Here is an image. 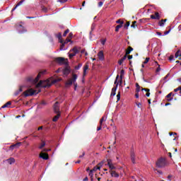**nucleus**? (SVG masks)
<instances>
[{
  "instance_id": "obj_1",
  "label": "nucleus",
  "mask_w": 181,
  "mask_h": 181,
  "mask_svg": "<svg viewBox=\"0 0 181 181\" xmlns=\"http://www.w3.org/2000/svg\"><path fill=\"white\" fill-rule=\"evenodd\" d=\"M62 79L61 78H57V79H54L52 81V83H50V81L49 80H47V81H40L37 85L36 87L39 88V87H42L43 88H49V87H52V84H54L59 81H60Z\"/></svg>"
},
{
  "instance_id": "obj_2",
  "label": "nucleus",
  "mask_w": 181,
  "mask_h": 181,
  "mask_svg": "<svg viewBox=\"0 0 181 181\" xmlns=\"http://www.w3.org/2000/svg\"><path fill=\"white\" fill-rule=\"evenodd\" d=\"M156 165L160 168H165V166L168 165V161H166V158L161 157L157 160Z\"/></svg>"
},
{
  "instance_id": "obj_3",
  "label": "nucleus",
  "mask_w": 181,
  "mask_h": 181,
  "mask_svg": "<svg viewBox=\"0 0 181 181\" xmlns=\"http://www.w3.org/2000/svg\"><path fill=\"white\" fill-rule=\"evenodd\" d=\"M77 77H78L77 74H73L72 78L70 79H68L67 81L65 83V87L68 88V87H70V86H72L73 84H74V83H76V81H77Z\"/></svg>"
},
{
  "instance_id": "obj_4",
  "label": "nucleus",
  "mask_w": 181,
  "mask_h": 181,
  "mask_svg": "<svg viewBox=\"0 0 181 181\" xmlns=\"http://www.w3.org/2000/svg\"><path fill=\"white\" fill-rule=\"evenodd\" d=\"M40 93V90L37 91L36 90H33L32 88H30L23 93L24 97H30L32 95H36L37 94H39Z\"/></svg>"
},
{
  "instance_id": "obj_5",
  "label": "nucleus",
  "mask_w": 181,
  "mask_h": 181,
  "mask_svg": "<svg viewBox=\"0 0 181 181\" xmlns=\"http://www.w3.org/2000/svg\"><path fill=\"white\" fill-rule=\"evenodd\" d=\"M54 62L57 63V64H59L60 66H62V64H68L69 61L67 59H65L64 57H56L54 58Z\"/></svg>"
},
{
  "instance_id": "obj_6",
  "label": "nucleus",
  "mask_w": 181,
  "mask_h": 181,
  "mask_svg": "<svg viewBox=\"0 0 181 181\" xmlns=\"http://www.w3.org/2000/svg\"><path fill=\"white\" fill-rule=\"evenodd\" d=\"M45 73H46V71H40L35 79H33V78H29L28 81H32L33 83H34V84H36V83L39 81V78H40L42 74H45Z\"/></svg>"
},
{
  "instance_id": "obj_7",
  "label": "nucleus",
  "mask_w": 181,
  "mask_h": 181,
  "mask_svg": "<svg viewBox=\"0 0 181 181\" xmlns=\"http://www.w3.org/2000/svg\"><path fill=\"white\" fill-rule=\"evenodd\" d=\"M70 52H73L69 54V59H73V57H74V56L78 53V49H77V47H74L72 49L70 50Z\"/></svg>"
},
{
  "instance_id": "obj_8",
  "label": "nucleus",
  "mask_w": 181,
  "mask_h": 181,
  "mask_svg": "<svg viewBox=\"0 0 181 181\" xmlns=\"http://www.w3.org/2000/svg\"><path fill=\"white\" fill-rule=\"evenodd\" d=\"M107 166L109 167L110 170H115V169H117V167H115L114 163H112V160L107 159Z\"/></svg>"
},
{
  "instance_id": "obj_9",
  "label": "nucleus",
  "mask_w": 181,
  "mask_h": 181,
  "mask_svg": "<svg viewBox=\"0 0 181 181\" xmlns=\"http://www.w3.org/2000/svg\"><path fill=\"white\" fill-rule=\"evenodd\" d=\"M65 68L63 69L62 73L63 74H64V76H69V74H70V66H69V64H67L66 65H65Z\"/></svg>"
},
{
  "instance_id": "obj_10",
  "label": "nucleus",
  "mask_w": 181,
  "mask_h": 181,
  "mask_svg": "<svg viewBox=\"0 0 181 181\" xmlns=\"http://www.w3.org/2000/svg\"><path fill=\"white\" fill-rule=\"evenodd\" d=\"M105 162H107L105 160H103L101 163L98 164V166L94 167L91 170H93V172H95V170H100V169H101V166H103Z\"/></svg>"
},
{
  "instance_id": "obj_11",
  "label": "nucleus",
  "mask_w": 181,
  "mask_h": 181,
  "mask_svg": "<svg viewBox=\"0 0 181 181\" xmlns=\"http://www.w3.org/2000/svg\"><path fill=\"white\" fill-rule=\"evenodd\" d=\"M54 112L56 114H60V107L59 106V102H56L54 104Z\"/></svg>"
},
{
  "instance_id": "obj_12",
  "label": "nucleus",
  "mask_w": 181,
  "mask_h": 181,
  "mask_svg": "<svg viewBox=\"0 0 181 181\" xmlns=\"http://www.w3.org/2000/svg\"><path fill=\"white\" fill-rule=\"evenodd\" d=\"M130 157H131V160H132V163H134V164L136 163L135 152L134 151V149L131 150Z\"/></svg>"
},
{
  "instance_id": "obj_13",
  "label": "nucleus",
  "mask_w": 181,
  "mask_h": 181,
  "mask_svg": "<svg viewBox=\"0 0 181 181\" xmlns=\"http://www.w3.org/2000/svg\"><path fill=\"white\" fill-rule=\"evenodd\" d=\"M39 156L41 159H44V160H47L49 159V154L47 153L41 152Z\"/></svg>"
},
{
  "instance_id": "obj_14",
  "label": "nucleus",
  "mask_w": 181,
  "mask_h": 181,
  "mask_svg": "<svg viewBox=\"0 0 181 181\" xmlns=\"http://www.w3.org/2000/svg\"><path fill=\"white\" fill-rule=\"evenodd\" d=\"M151 19H156V21H159L160 19V14H159L158 12H155L154 15L150 16Z\"/></svg>"
},
{
  "instance_id": "obj_15",
  "label": "nucleus",
  "mask_w": 181,
  "mask_h": 181,
  "mask_svg": "<svg viewBox=\"0 0 181 181\" xmlns=\"http://www.w3.org/2000/svg\"><path fill=\"white\" fill-rule=\"evenodd\" d=\"M16 160L14 158H10L4 161V163H8V165H13L15 163Z\"/></svg>"
},
{
  "instance_id": "obj_16",
  "label": "nucleus",
  "mask_w": 181,
  "mask_h": 181,
  "mask_svg": "<svg viewBox=\"0 0 181 181\" xmlns=\"http://www.w3.org/2000/svg\"><path fill=\"white\" fill-rule=\"evenodd\" d=\"M109 173H110L112 177H119V174L117 173L115 170H110Z\"/></svg>"
},
{
  "instance_id": "obj_17",
  "label": "nucleus",
  "mask_w": 181,
  "mask_h": 181,
  "mask_svg": "<svg viewBox=\"0 0 181 181\" xmlns=\"http://www.w3.org/2000/svg\"><path fill=\"white\" fill-rule=\"evenodd\" d=\"M99 60H104V52L100 51L98 54Z\"/></svg>"
},
{
  "instance_id": "obj_18",
  "label": "nucleus",
  "mask_w": 181,
  "mask_h": 181,
  "mask_svg": "<svg viewBox=\"0 0 181 181\" xmlns=\"http://www.w3.org/2000/svg\"><path fill=\"white\" fill-rule=\"evenodd\" d=\"M117 88H118V83L116 85V86L112 88V92H111L112 96H114L115 95V94H117V93H115L117 91Z\"/></svg>"
},
{
  "instance_id": "obj_19",
  "label": "nucleus",
  "mask_w": 181,
  "mask_h": 181,
  "mask_svg": "<svg viewBox=\"0 0 181 181\" xmlns=\"http://www.w3.org/2000/svg\"><path fill=\"white\" fill-rule=\"evenodd\" d=\"M134 50V48L132 47H128L127 49L126 50V54H124L125 56H128Z\"/></svg>"
},
{
  "instance_id": "obj_20",
  "label": "nucleus",
  "mask_w": 181,
  "mask_h": 181,
  "mask_svg": "<svg viewBox=\"0 0 181 181\" xmlns=\"http://www.w3.org/2000/svg\"><path fill=\"white\" fill-rule=\"evenodd\" d=\"M173 94V93L171 92L166 95L167 101H172V100H173V98L172 97Z\"/></svg>"
},
{
  "instance_id": "obj_21",
  "label": "nucleus",
  "mask_w": 181,
  "mask_h": 181,
  "mask_svg": "<svg viewBox=\"0 0 181 181\" xmlns=\"http://www.w3.org/2000/svg\"><path fill=\"white\" fill-rule=\"evenodd\" d=\"M127 55H124L122 59H120L118 61V64H119V66H121V64H122V63H124V62L127 59Z\"/></svg>"
},
{
  "instance_id": "obj_22",
  "label": "nucleus",
  "mask_w": 181,
  "mask_h": 181,
  "mask_svg": "<svg viewBox=\"0 0 181 181\" xmlns=\"http://www.w3.org/2000/svg\"><path fill=\"white\" fill-rule=\"evenodd\" d=\"M22 91H23V88H22V86H21L20 88H19V89L18 90H17L15 93H14V95H19V94H21V93H22Z\"/></svg>"
},
{
  "instance_id": "obj_23",
  "label": "nucleus",
  "mask_w": 181,
  "mask_h": 181,
  "mask_svg": "<svg viewBox=\"0 0 181 181\" xmlns=\"http://www.w3.org/2000/svg\"><path fill=\"white\" fill-rule=\"evenodd\" d=\"M141 91H146V97H149V95H151V93L149 91H151V90H149L148 88H142Z\"/></svg>"
},
{
  "instance_id": "obj_24",
  "label": "nucleus",
  "mask_w": 181,
  "mask_h": 181,
  "mask_svg": "<svg viewBox=\"0 0 181 181\" xmlns=\"http://www.w3.org/2000/svg\"><path fill=\"white\" fill-rule=\"evenodd\" d=\"M21 144H22L21 142H18L16 144L11 145L10 146V148L13 149V148H19V146H21Z\"/></svg>"
},
{
  "instance_id": "obj_25",
  "label": "nucleus",
  "mask_w": 181,
  "mask_h": 181,
  "mask_svg": "<svg viewBox=\"0 0 181 181\" xmlns=\"http://www.w3.org/2000/svg\"><path fill=\"white\" fill-rule=\"evenodd\" d=\"M59 118H60V113H57V115L54 117V118L52 119V121L54 122H57Z\"/></svg>"
},
{
  "instance_id": "obj_26",
  "label": "nucleus",
  "mask_w": 181,
  "mask_h": 181,
  "mask_svg": "<svg viewBox=\"0 0 181 181\" xmlns=\"http://www.w3.org/2000/svg\"><path fill=\"white\" fill-rule=\"evenodd\" d=\"M166 21H168V19H162L158 22V25L159 26H164L165 25V22H166Z\"/></svg>"
},
{
  "instance_id": "obj_27",
  "label": "nucleus",
  "mask_w": 181,
  "mask_h": 181,
  "mask_svg": "<svg viewBox=\"0 0 181 181\" xmlns=\"http://www.w3.org/2000/svg\"><path fill=\"white\" fill-rule=\"evenodd\" d=\"M56 37L60 40V43H63V40H62V33H59L58 34L55 35Z\"/></svg>"
},
{
  "instance_id": "obj_28",
  "label": "nucleus",
  "mask_w": 181,
  "mask_h": 181,
  "mask_svg": "<svg viewBox=\"0 0 181 181\" xmlns=\"http://www.w3.org/2000/svg\"><path fill=\"white\" fill-rule=\"evenodd\" d=\"M88 69V64H86L83 66V76L87 75V69Z\"/></svg>"
},
{
  "instance_id": "obj_29",
  "label": "nucleus",
  "mask_w": 181,
  "mask_h": 181,
  "mask_svg": "<svg viewBox=\"0 0 181 181\" xmlns=\"http://www.w3.org/2000/svg\"><path fill=\"white\" fill-rule=\"evenodd\" d=\"M95 23H92V25H91V27H90V35H92V33H93V31L94 30V29H95Z\"/></svg>"
},
{
  "instance_id": "obj_30",
  "label": "nucleus",
  "mask_w": 181,
  "mask_h": 181,
  "mask_svg": "<svg viewBox=\"0 0 181 181\" xmlns=\"http://www.w3.org/2000/svg\"><path fill=\"white\" fill-rule=\"evenodd\" d=\"M12 103L11 101L7 102L6 104H4L1 108H6L8 107V105H11Z\"/></svg>"
},
{
  "instance_id": "obj_31",
  "label": "nucleus",
  "mask_w": 181,
  "mask_h": 181,
  "mask_svg": "<svg viewBox=\"0 0 181 181\" xmlns=\"http://www.w3.org/2000/svg\"><path fill=\"white\" fill-rule=\"evenodd\" d=\"M23 1H19V2L16 5V6L12 9V11H15V9H16V8H17L18 6H21V5H22V3H23Z\"/></svg>"
},
{
  "instance_id": "obj_32",
  "label": "nucleus",
  "mask_w": 181,
  "mask_h": 181,
  "mask_svg": "<svg viewBox=\"0 0 181 181\" xmlns=\"http://www.w3.org/2000/svg\"><path fill=\"white\" fill-rule=\"evenodd\" d=\"M45 146H46V143L45 141H42V144L39 146V148L40 149H43V148H45Z\"/></svg>"
},
{
  "instance_id": "obj_33",
  "label": "nucleus",
  "mask_w": 181,
  "mask_h": 181,
  "mask_svg": "<svg viewBox=\"0 0 181 181\" xmlns=\"http://www.w3.org/2000/svg\"><path fill=\"white\" fill-rule=\"evenodd\" d=\"M122 28V25H117L115 28V32H119V29Z\"/></svg>"
},
{
  "instance_id": "obj_34",
  "label": "nucleus",
  "mask_w": 181,
  "mask_h": 181,
  "mask_svg": "<svg viewBox=\"0 0 181 181\" xmlns=\"http://www.w3.org/2000/svg\"><path fill=\"white\" fill-rule=\"evenodd\" d=\"M41 9H42V12H45V13H47V11H48L47 8L45 6H41Z\"/></svg>"
},
{
  "instance_id": "obj_35",
  "label": "nucleus",
  "mask_w": 181,
  "mask_h": 181,
  "mask_svg": "<svg viewBox=\"0 0 181 181\" xmlns=\"http://www.w3.org/2000/svg\"><path fill=\"white\" fill-rule=\"evenodd\" d=\"M129 25H131V23L129 21H127L124 25V29H128Z\"/></svg>"
},
{
  "instance_id": "obj_36",
  "label": "nucleus",
  "mask_w": 181,
  "mask_h": 181,
  "mask_svg": "<svg viewBox=\"0 0 181 181\" xmlns=\"http://www.w3.org/2000/svg\"><path fill=\"white\" fill-rule=\"evenodd\" d=\"M124 74H125V71L124 69H122L120 71V78H122V77H124Z\"/></svg>"
},
{
  "instance_id": "obj_37",
  "label": "nucleus",
  "mask_w": 181,
  "mask_h": 181,
  "mask_svg": "<svg viewBox=\"0 0 181 181\" xmlns=\"http://www.w3.org/2000/svg\"><path fill=\"white\" fill-rule=\"evenodd\" d=\"M131 28L135 29L136 28V21H133L132 24L131 25Z\"/></svg>"
},
{
  "instance_id": "obj_38",
  "label": "nucleus",
  "mask_w": 181,
  "mask_h": 181,
  "mask_svg": "<svg viewBox=\"0 0 181 181\" xmlns=\"http://www.w3.org/2000/svg\"><path fill=\"white\" fill-rule=\"evenodd\" d=\"M69 32H70V30H69V29H66V30L64 31V34H63L64 37H66V36H67V33H69Z\"/></svg>"
},
{
  "instance_id": "obj_39",
  "label": "nucleus",
  "mask_w": 181,
  "mask_h": 181,
  "mask_svg": "<svg viewBox=\"0 0 181 181\" xmlns=\"http://www.w3.org/2000/svg\"><path fill=\"white\" fill-rule=\"evenodd\" d=\"M83 66L82 64H78V66H75V70H80V68Z\"/></svg>"
},
{
  "instance_id": "obj_40",
  "label": "nucleus",
  "mask_w": 181,
  "mask_h": 181,
  "mask_svg": "<svg viewBox=\"0 0 181 181\" xmlns=\"http://www.w3.org/2000/svg\"><path fill=\"white\" fill-rule=\"evenodd\" d=\"M116 23H119V25H124V21H121V19H119L116 21Z\"/></svg>"
},
{
  "instance_id": "obj_41",
  "label": "nucleus",
  "mask_w": 181,
  "mask_h": 181,
  "mask_svg": "<svg viewBox=\"0 0 181 181\" xmlns=\"http://www.w3.org/2000/svg\"><path fill=\"white\" fill-rule=\"evenodd\" d=\"M117 101H119L121 100V92H118L117 95Z\"/></svg>"
},
{
  "instance_id": "obj_42",
  "label": "nucleus",
  "mask_w": 181,
  "mask_h": 181,
  "mask_svg": "<svg viewBox=\"0 0 181 181\" xmlns=\"http://www.w3.org/2000/svg\"><path fill=\"white\" fill-rule=\"evenodd\" d=\"M150 59H151V58L146 57L145 61L143 62L144 64H147V63L149 62Z\"/></svg>"
},
{
  "instance_id": "obj_43",
  "label": "nucleus",
  "mask_w": 181,
  "mask_h": 181,
  "mask_svg": "<svg viewBox=\"0 0 181 181\" xmlns=\"http://www.w3.org/2000/svg\"><path fill=\"white\" fill-rule=\"evenodd\" d=\"M119 75H117L116 79H115V84H116V86H117V84H119V83H118V78H119Z\"/></svg>"
},
{
  "instance_id": "obj_44",
  "label": "nucleus",
  "mask_w": 181,
  "mask_h": 181,
  "mask_svg": "<svg viewBox=\"0 0 181 181\" xmlns=\"http://www.w3.org/2000/svg\"><path fill=\"white\" fill-rule=\"evenodd\" d=\"M100 121H101L102 122H104L107 121V117L103 116V117L100 119Z\"/></svg>"
},
{
  "instance_id": "obj_45",
  "label": "nucleus",
  "mask_w": 181,
  "mask_h": 181,
  "mask_svg": "<svg viewBox=\"0 0 181 181\" xmlns=\"http://www.w3.org/2000/svg\"><path fill=\"white\" fill-rule=\"evenodd\" d=\"M181 90V86H179L178 88L174 89L175 93H177V91H180Z\"/></svg>"
},
{
  "instance_id": "obj_46",
  "label": "nucleus",
  "mask_w": 181,
  "mask_h": 181,
  "mask_svg": "<svg viewBox=\"0 0 181 181\" xmlns=\"http://www.w3.org/2000/svg\"><path fill=\"white\" fill-rule=\"evenodd\" d=\"M136 105H137L138 108H142V104L141 103H136Z\"/></svg>"
},
{
  "instance_id": "obj_47",
  "label": "nucleus",
  "mask_w": 181,
  "mask_h": 181,
  "mask_svg": "<svg viewBox=\"0 0 181 181\" xmlns=\"http://www.w3.org/2000/svg\"><path fill=\"white\" fill-rule=\"evenodd\" d=\"M103 5H104V3H103V1H100V2L98 3V6H99V8H101V6H103Z\"/></svg>"
},
{
  "instance_id": "obj_48",
  "label": "nucleus",
  "mask_w": 181,
  "mask_h": 181,
  "mask_svg": "<svg viewBox=\"0 0 181 181\" xmlns=\"http://www.w3.org/2000/svg\"><path fill=\"white\" fill-rule=\"evenodd\" d=\"M77 83L76 82H74V90H77Z\"/></svg>"
},
{
  "instance_id": "obj_49",
  "label": "nucleus",
  "mask_w": 181,
  "mask_h": 181,
  "mask_svg": "<svg viewBox=\"0 0 181 181\" xmlns=\"http://www.w3.org/2000/svg\"><path fill=\"white\" fill-rule=\"evenodd\" d=\"M174 58H175V57H174L173 55H170V56L169 57V60H170V62H172V60H173Z\"/></svg>"
},
{
  "instance_id": "obj_50",
  "label": "nucleus",
  "mask_w": 181,
  "mask_h": 181,
  "mask_svg": "<svg viewBox=\"0 0 181 181\" xmlns=\"http://www.w3.org/2000/svg\"><path fill=\"white\" fill-rule=\"evenodd\" d=\"M156 71L157 73H159V71H160V65H158V67L156 69Z\"/></svg>"
},
{
  "instance_id": "obj_51",
  "label": "nucleus",
  "mask_w": 181,
  "mask_h": 181,
  "mask_svg": "<svg viewBox=\"0 0 181 181\" xmlns=\"http://www.w3.org/2000/svg\"><path fill=\"white\" fill-rule=\"evenodd\" d=\"M93 170H90V172H89V176H90V177H93V176H94V174H93Z\"/></svg>"
},
{
  "instance_id": "obj_52",
  "label": "nucleus",
  "mask_w": 181,
  "mask_h": 181,
  "mask_svg": "<svg viewBox=\"0 0 181 181\" xmlns=\"http://www.w3.org/2000/svg\"><path fill=\"white\" fill-rule=\"evenodd\" d=\"M168 33H170V29L168 31H165L164 32V35H168Z\"/></svg>"
},
{
  "instance_id": "obj_53",
  "label": "nucleus",
  "mask_w": 181,
  "mask_h": 181,
  "mask_svg": "<svg viewBox=\"0 0 181 181\" xmlns=\"http://www.w3.org/2000/svg\"><path fill=\"white\" fill-rule=\"evenodd\" d=\"M141 91V87L140 88H136V93H139Z\"/></svg>"
},
{
  "instance_id": "obj_54",
  "label": "nucleus",
  "mask_w": 181,
  "mask_h": 181,
  "mask_svg": "<svg viewBox=\"0 0 181 181\" xmlns=\"http://www.w3.org/2000/svg\"><path fill=\"white\" fill-rule=\"evenodd\" d=\"M136 98H139V93L136 92L135 94Z\"/></svg>"
},
{
  "instance_id": "obj_55",
  "label": "nucleus",
  "mask_w": 181,
  "mask_h": 181,
  "mask_svg": "<svg viewBox=\"0 0 181 181\" xmlns=\"http://www.w3.org/2000/svg\"><path fill=\"white\" fill-rule=\"evenodd\" d=\"M26 18H27V19H35V18H36V17H33V16H27Z\"/></svg>"
},
{
  "instance_id": "obj_56",
  "label": "nucleus",
  "mask_w": 181,
  "mask_h": 181,
  "mask_svg": "<svg viewBox=\"0 0 181 181\" xmlns=\"http://www.w3.org/2000/svg\"><path fill=\"white\" fill-rule=\"evenodd\" d=\"M69 37H70V39H71V37H73V33H70L69 34Z\"/></svg>"
},
{
  "instance_id": "obj_57",
  "label": "nucleus",
  "mask_w": 181,
  "mask_h": 181,
  "mask_svg": "<svg viewBox=\"0 0 181 181\" xmlns=\"http://www.w3.org/2000/svg\"><path fill=\"white\" fill-rule=\"evenodd\" d=\"M101 128H103V126L98 127L97 131H101Z\"/></svg>"
},
{
  "instance_id": "obj_58",
  "label": "nucleus",
  "mask_w": 181,
  "mask_h": 181,
  "mask_svg": "<svg viewBox=\"0 0 181 181\" xmlns=\"http://www.w3.org/2000/svg\"><path fill=\"white\" fill-rule=\"evenodd\" d=\"M62 4H64V2H67V0H59Z\"/></svg>"
},
{
  "instance_id": "obj_59",
  "label": "nucleus",
  "mask_w": 181,
  "mask_h": 181,
  "mask_svg": "<svg viewBox=\"0 0 181 181\" xmlns=\"http://www.w3.org/2000/svg\"><path fill=\"white\" fill-rule=\"evenodd\" d=\"M127 57H128L129 60H131V59H132L133 56L132 55H128Z\"/></svg>"
},
{
  "instance_id": "obj_60",
  "label": "nucleus",
  "mask_w": 181,
  "mask_h": 181,
  "mask_svg": "<svg viewBox=\"0 0 181 181\" xmlns=\"http://www.w3.org/2000/svg\"><path fill=\"white\" fill-rule=\"evenodd\" d=\"M69 42H71V40L69 39V37H68L66 40V43H69Z\"/></svg>"
},
{
  "instance_id": "obj_61",
  "label": "nucleus",
  "mask_w": 181,
  "mask_h": 181,
  "mask_svg": "<svg viewBox=\"0 0 181 181\" xmlns=\"http://www.w3.org/2000/svg\"><path fill=\"white\" fill-rule=\"evenodd\" d=\"M101 43H102L103 45H105V40H103L101 41Z\"/></svg>"
},
{
  "instance_id": "obj_62",
  "label": "nucleus",
  "mask_w": 181,
  "mask_h": 181,
  "mask_svg": "<svg viewBox=\"0 0 181 181\" xmlns=\"http://www.w3.org/2000/svg\"><path fill=\"white\" fill-rule=\"evenodd\" d=\"M84 155H86V153L83 152L82 155L79 156V158H83V156H84Z\"/></svg>"
},
{
  "instance_id": "obj_63",
  "label": "nucleus",
  "mask_w": 181,
  "mask_h": 181,
  "mask_svg": "<svg viewBox=\"0 0 181 181\" xmlns=\"http://www.w3.org/2000/svg\"><path fill=\"white\" fill-rule=\"evenodd\" d=\"M119 83V85L121 86V84H122V78H120V80L118 82Z\"/></svg>"
},
{
  "instance_id": "obj_64",
  "label": "nucleus",
  "mask_w": 181,
  "mask_h": 181,
  "mask_svg": "<svg viewBox=\"0 0 181 181\" xmlns=\"http://www.w3.org/2000/svg\"><path fill=\"white\" fill-rule=\"evenodd\" d=\"M88 177H86L83 180V181H88Z\"/></svg>"
}]
</instances>
